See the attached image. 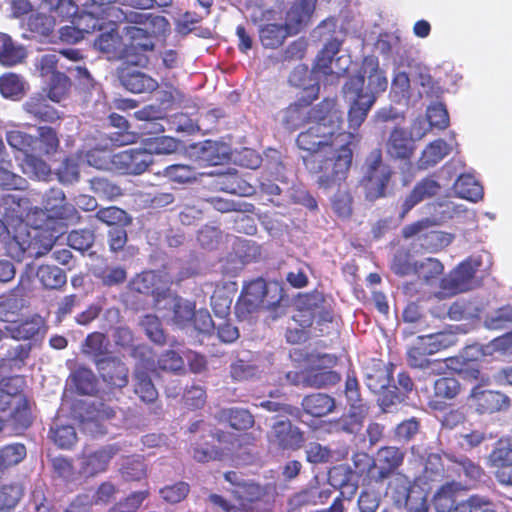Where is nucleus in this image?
Here are the masks:
<instances>
[{
	"label": "nucleus",
	"instance_id": "1",
	"mask_svg": "<svg viewBox=\"0 0 512 512\" xmlns=\"http://www.w3.org/2000/svg\"><path fill=\"white\" fill-rule=\"evenodd\" d=\"M297 137V146L309 153L303 156L306 168L317 174L320 188L328 190L347 177L351 162L352 132H341L342 114L335 99H324L313 107V120Z\"/></svg>",
	"mask_w": 512,
	"mask_h": 512
},
{
	"label": "nucleus",
	"instance_id": "2",
	"mask_svg": "<svg viewBox=\"0 0 512 512\" xmlns=\"http://www.w3.org/2000/svg\"><path fill=\"white\" fill-rule=\"evenodd\" d=\"M32 209L34 207L28 198L11 194L0 198V215L4 219V222L0 223V228L5 226L8 233H13L6 243L7 251L18 261L23 260L25 256L39 258L45 255L55 242L53 234L42 235V231L28 224L27 212Z\"/></svg>",
	"mask_w": 512,
	"mask_h": 512
},
{
	"label": "nucleus",
	"instance_id": "3",
	"mask_svg": "<svg viewBox=\"0 0 512 512\" xmlns=\"http://www.w3.org/2000/svg\"><path fill=\"white\" fill-rule=\"evenodd\" d=\"M116 0H87L84 4L86 12L83 20L92 22V28L101 25L96 18L107 16L110 21L126 22L124 31L134 47L141 49H153L154 38L166 33L169 23L165 17L150 13L121 10L112 7Z\"/></svg>",
	"mask_w": 512,
	"mask_h": 512
},
{
	"label": "nucleus",
	"instance_id": "4",
	"mask_svg": "<svg viewBox=\"0 0 512 512\" xmlns=\"http://www.w3.org/2000/svg\"><path fill=\"white\" fill-rule=\"evenodd\" d=\"M388 82L384 72L379 68L378 59L374 56L365 57L358 73L351 77L343 86V94L348 109V132H355L363 124L374 105L377 95L385 91Z\"/></svg>",
	"mask_w": 512,
	"mask_h": 512
},
{
	"label": "nucleus",
	"instance_id": "5",
	"mask_svg": "<svg viewBox=\"0 0 512 512\" xmlns=\"http://www.w3.org/2000/svg\"><path fill=\"white\" fill-rule=\"evenodd\" d=\"M79 219L74 205L66 202L61 189H50L44 196L43 208L37 206L27 212L31 227L38 228L42 235L53 234L55 239L63 232L64 226L76 223Z\"/></svg>",
	"mask_w": 512,
	"mask_h": 512
},
{
	"label": "nucleus",
	"instance_id": "6",
	"mask_svg": "<svg viewBox=\"0 0 512 512\" xmlns=\"http://www.w3.org/2000/svg\"><path fill=\"white\" fill-rule=\"evenodd\" d=\"M335 29L336 21L334 19H327L313 31L314 37L325 39L326 43L316 58L313 70L311 72L307 70V74H301L300 79H302V76L313 75L316 79L325 77L327 82L333 84L348 70L351 64L350 56L341 55L334 58L341 46V40L337 37L330 38V34L335 32Z\"/></svg>",
	"mask_w": 512,
	"mask_h": 512
},
{
	"label": "nucleus",
	"instance_id": "7",
	"mask_svg": "<svg viewBox=\"0 0 512 512\" xmlns=\"http://www.w3.org/2000/svg\"><path fill=\"white\" fill-rule=\"evenodd\" d=\"M282 299V291L277 283H266L256 279L248 283L235 306V313L246 320L262 308L275 307Z\"/></svg>",
	"mask_w": 512,
	"mask_h": 512
},
{
	"label": "nucleus",
	"instance_id": "8",
	"mask_svg": "<svg viewBox=\"0 0 512 512\" xmlns=\"http://www.w3.org/2000/svg\"><path fill=\"white\" fill-rule=\"evenodd\" d=\"M301 74H307V68L303 66L295 68L289 81L295 86H302L306 95L302 96L299 103L290 105L278 114V120L290 130H295L303 123L313 120V108L309 106L319 93L318 84H306L305 79H300Z\"/></svg>",
	"mask_w": 512,
	"mask_h": 512
},
{
	"label": "nucleus",
	"instance_id": "9",
	"mask_svg": "<svg viewBox=\"0 0 512 512\" xmlns=\"http://www.w3.org/2000/svg\"><path fill=\"white\" fill-rule=\"evenodd\" d=\"M480 264L479 260L473 258L461 262L442 278L440 290L435 296L439 299H444L479 287L481 282L476 273Z\"/></svg>",
	"mask_w": 512,
	"mask_h": 512
},
{
	"label": "nucleus",
	"instance_id": "10",
	"mask_svg": "<svg viewBox=\"0 0 512 512\" xmlns=\"http://www.w3.org/2000/svg\"><path fill=\"white\" fill-rule=\"evenodd\" d=\"M155 309L167 322L178 328H185L193 319L195 305L172 292L163 294V296L159 293Z\"/></svg>",
	"mask_w": 512,
	"mask_h": 512
},
{
	"label": "nucleus",
	"instance_id": "11",
	"mask_svg": "<svg viewBox=\"0 0 512 512\" xmlns=\"http://www.w3.org/2000/svg\"><path fill=\"white\" fill-rule=\"evenodd\" d=\"M367 172L362 181L365 198L374 201L384 196L386 185L390 179L391 171L382 163L381 153L373 151L367 159Z\"/></svg>",
	"mask_w": 512,
	"mask_h": 512
},
{
	"label": "nucleus",
	"instance_id": "12",
	"mask_svg": "<svg viewBox=\"0 0 512 512\" xmlns=\"http://www.w3.org/2000/svg\"><path fill=\"white\" fill-rule=\"evenodd\" d=\"M267 434L270 448L273 450H298L304 443L302 431L289 420L274 418Z\"/></svg>",
	"mask_w": 512,
	"mask_h": 512
},
{
	"label": "nucleus",
	"instance_id": "13",
	"mask_svg": "<svg viewBox=\"0 0 512 512\" xmlns=\"http://www.w3.org/2000/svg\"><path fill=\"white\" fill-rule=\"evenodd\" d=\"M123 33L126 42H123L118 32L113 27H110L99 34V36L94 40V46L100 52L107 54L109 58L128 59L132 54H140L142 52L152 50H144L139 47L132 46L124 30Z\"/></svg>",
	"mask_w": 512,
	"mask_h": 512
},
{
	"label": "nucleus",
	"instance_id": "14",
	"mask_svg": "<svg viewBox=\"0 0 512 512\" xmlns=\"http://www.w3.org/2000/svg\"><path fill=\"white\" fill-rule=\"evenodd\" d=\"M224 477L228 482L238 487L234 493L241 498V501H239L238 505L230 504L223 497L211 494L209 500L213 505L220 508L223 512H266V507L262 501L248 498L244 499L242 490L246 489V485L241 482L236 472H227Z\"/></svg>",
	"mask_w": 512,
	"mask_h": 512
},
{
	"label": "nucleus",
	"instance_id": "15",
	"mask_svg": "<svg viewBox=\"0 0 512 512\" xmlns=\"http://www.w3.org/2000/svg\"><path fill=\"white\" fill-rule=\"evenodd\" d=\"M151 163L152 157L146 150H124L113 154L112 171L138 175L143 173Z\"/></svg>",
	"mask_w": 512,
	"mask_h": 512
},
{
	"label": "nucleus",
	"instance_id": "16",
	"mask_svg": "<svg viewBox=\"0 0 512 512\" xmlns=\"http://www.w3.org/2000/svg\"><path fill=\"white\" fill-rule=\"evenodd\" d=\"M404 459V453L396 447H383L377 452V456L369 469L371 478L375 481H383L388 478L393 470L399 467Z\"/></svg>",
	"mask_w": 512,
	"mask_h": 512
},
{
	"label": "nucleus",
	"instance_id": "17",
	"mask_svg": "<svg viewBox=\"0 0 512 512\" xmlns=\"http://www.w3.org/2000/svg\"><path fill=\"white\" fill-rule=\"evenodd\" d=\"M433 353L428 352L425 342L419 336L407 350V363L410 367L427 371L430 374L441 373L445 364L440 360H431L428 358Z\"/></svg>",
	"mask_w": 512,
	"mask_h": 512
},
{
	"label": "nucleus",
	"instance_id": "18",
	"mask_svg": "<svg viewBox=\"0 0 512 512\" xmlns=\"http://www.w3.org/2000/svg\"><path fill=\"white\" fill-rule=\"evenodd\" d=\"M116 416V411L109 405L102 402L87 404L86 415L81 419L82 430L91 435H102L107 432L100 421L110 420Z\"/></svg>",
	"mask_w": 512,
	"mask_h": 512
},
{
	"label": "nucleus",
	"instance_id": "19",
	"mask_svg": "<svg viewBox=\"0 0 512 512\" xmlns=\"http://www.w3.org/2000/svg\"><path fill=\"white\" fill-rule=\"evenodd\" d=\"M12 407L10 416L19 428H27L31 423V415L27 402L21 396H11L10 394L0 392V421L1 429L6 419V412Z\"/></svg>",
	"mask_w": 512,
	"mask_h": 512
},
{
	"label": "nucleus",
	"instance_id": "20",
	"mask_svg": "<svg viewBox=\"0 0 512 512\" xmlns=\"http://www.w3.org/2000/svg\"><path fill=\"white\" fill-rule=\"evenodd\" d=\"M317 0H294L286 12L285 26L291 35L297 34L310 22Z\"/></svg>",
	"mask_w": 512,
	"mask_h": 512
},
{
	"label": "nucleus",
	"instance_id": "21",
	"mask_svg": "<svg viewBox=\"0 0 512 512\" xmlns=\"http://www.w3.org/2000/svg\"><path fill=\"white\" fill-rule=\"evenodd\" d=\"M97 369L103 381L107 384L122 388L128 383V369L123 362L115 357H105L96 360Z\"/></svg>",
	"mask_w": 512,
	"mask_h": 512
},
{
	"label": "nucleus",
	"instance_id": "22",
	"mask_svg": "<svg viewBox=\"0 0 512 512\" xmlns=\"http://www.w3.org/2000/svg\"><path fill=\"white\" fill-rule=\"evenodd\" d=\"M170 281V279H161V277L153 271H147L137 275L130 283V287L133 291L142 294H151L155 305L159 293H161V296L170 293L168 290Z\"/></svg>",
	"mask_w": 512,
	"mask_h": 512
},
{
	"label": "nucleus",
	"instance_id": "23",
	"mask_svg": "<svg viewBox=\"0 0 512 512\" xmlns=\"http://www.w3.org/2000/svg\"><path fill=\"white\" fill-rule=\"evenodd\" d=\"M470 399L481 413L498 411L508 404V398L504 394L484 390L480 386L472 388Z\"/></svg>",
	"mask_w": 512,
	"mask_h": 512
},
{
	"label": "nucleus",
	"instance_id": "24",
	"mask_svg": "<svg viewBox=\"0 0 512 512\" xmlns=\"http://www.w3.org/2000/svg\"><path fill=\"white\" fill-rule=\"evenodd\" d=\"M154 368V362L143 360L137 364L134 372V391L146 403L153 402L158 396L157 390L145 371V369L154 370Z\"/></svg>",
	"mask_w": 512,
	"mask_h": 512
},
{
	"label": "nucleus",
	"instance_id": "25",
	"mask_svg": "<svg viewBox=\"0 0 512 512\" xmlns=\"http://www.w3.org/2000/svg\"><path fill=\"white\" fill-rule=\"evenodd\" d=\"M478 353H481V349L478 346L467 347L464 354L460 357L463 360L461 366H452V368L456 370L464 380L469 382L476 381L478 382L477 386L482 387L489 384V377L481 373L477 363L470 360V358H477L476 354Z\"/></svg>",
	"mask_w": 512,
	"mask_h": 512
},
{
	"label": "nucleus",
	"instance_id": "26",
	"mask_svg": "<svg viewBox=\"0 0 512 512\" xmlns=\"http://www.w3.org/2000/svg\"><path fill=\"white\" fill-rule=\"evenodd\" d=\"M198 159L208 165H218L229 159L230 148L224 143L207 140L193 147Z\"/></svg>",
	"mask_w": 512,
	"mask_h": 512
},
{
	"label": "nucleus",
	"instance_id": "27",
	"mask_svg": "<svg viewBox=\"0 0 512 512\" xmlns=\"http://www.w3.org/2000/svg\"><path fill=\"white\" fill-rule=\"evenodd\" d=\"M441 190L440 184L433 178L427 177L418 182L403 203L401 216L404 217L419 202L437 195Z\"/></svg>",
	"mask_w": 512,
	"mask_h": 512
},
{
	"label": "nucleus",
	"instance_id": "28",
	"mask_svg": "<svg viewBox=\"0 0 512 512\" xmlns=\"http://www.w3.org/2000/svg\"><path fill=\"white\" fill-rule=\"evenodd\" d=\"M386 151L396 159L409 158L414 151L413 140L404 129L395 128L387 140Z\"/></svg>",
	"mask_w": 512,
	"mask_h": 512
},
{
	"label": "nucleus",
	"instance_id": "29",
	"mask_svg": "<svg viewBox=\"0 0 512 512\" xmlns=\"http://www.w3.org/2000/svg\"><path fill=\"white\" fill-rule=\"evenodd\" d=\"M452 151V147L443 139L432 141L423 149L418 160L419 169L426 170L436 166Z\"/></svg>",
	"mask_w": 512,
	"mask_h": 512
},
{
	"label": "nucleus",
	"instance_id": "30",
	"mask_svg": "<svg viewBox=\"0 0 512 512\" xmlns=\"http://www.w3.org/2000/svg\"><path fill=\"white\" fill-rule=\"evenodd\" d=\"M116 453V448L108 446L83 456L81 460L82 472L89 476L103 472Z\"/></svg>",
	"mask_w": 512,
	"mask_h": 512
},
{
	"label": "nucleus",
	"instance_id": "31",
	"mask_svg": "<svg viewBox=\"0 0 512 512\" xmlns=\"http://www.w3.org/2000/svg\"><path fill=\"white\" fill-rule=\"evenodd\" d=\"M119 78L122 85L132 93L151 92L157 88V82L154 79L137 70H122Z\"/></svg>",
	"mask_w": 512,
	"mask_h": 512
},
{
	"label": "nucleus",
	"instance_id": "32",
	"mask_svg": "<svg viewBox=\"0 0 512 512\" xmlns=\"http://www.w3.org/2000/svg\"><path fill=\"white\" fill-rule=\"evenodd\" d=\"M302 407L307 414L323 417L333 412L336 407L334 398L324 393H315L302 400Z\"/></svg>",
	"mask_w": 512,
	"mask_h": 512
},
{
	"label": "nucleus",
	"instance_id": "33",
	"mask_svg": "<svg viewBox=\"0 0 512 512\" xmlns=\"http://www.w3.org/2000/svg\"><path fill=\"white\" fill-rule=\"evenodd\" d=\"M25 57V48L14 42L8 34L0 32V64L14 66L21 63Z\"/></svg>",
	"mask_w": 512,
	"mask_h": 512
},
{
	"label": "nucleus",
	"instance_id": "34",
	"mask_svg": "<svg viewBox=\"0 0 512 512\" xmlns=\"http://www.w3.org/2000/svg\"><path fill=\"white\" fill-rule=\"evenodd\" d=\"M368 409L365 405L352 404L347 416L341 417L334 425L335 431L357 434L364 423Z\"/></svg>",
	"mask_w": 512,
	"mask_h": 512
},
{
	"label": "nucleus",
	"instance_id": "35",
	"mask_svg": "<svg viewBox=\"0 0 512 512\" xmlns=\"http://www.w3.org/2000/svg\"><path fill=\"white\" fill-rule=\"evenodd\" d=\"M455 194L471 202H478L483 198V189L478 181L470 174H462L454 183Z\"/></svg>",
	"mask_w": 512,
	"mask_h": 512
},
{
	"label": "nucleus",
	"instance_id": "36",
	"mask_svg": "<svg viewBox=\"0 0 512 512\" xmlns=\"http://www.w3.org/2000/svg\"><path fill=\"white\" fill-rule=\"evenodd\" d=\"M216 185L225 192L240 196H250L255 192L251 184L235 173L219 175L216 180Z\"/></svg>",
	"mask_w": 512,
	"mask_h": 512
},
{
	"label": "nucleus",
	"instance_id": "37",
	"mask_svg": "<svg viewBox=\"0 0 512 512\" xmlns=\"http://www.w3.org/2000/svg\"><path fill=\"white\" fill-rule=\"evenodd\" d=\"M58 147V136L50 127H40L38 137H33L32 153L51 155L57 151Z\"/></svg>",
	"mask_w": 512,
	"mask_h": 512
},
{
	"label": "nucleus",
	"instance_id": "38",
	"mask_svg": "<svg viewBox=\"0 0 512 512\" xmlns=\"http://www.w3.org/2000/svg\"><path fill=\"white\" fill-rule=\"evenodd\" d=\"M22 171L24 174L31 178L40 181H49L52 176L50 166L41 158L36 156V153L27 154L22 161Z\"/></svg>",
	"mask_w": 512,
	"mask_h": 512
},
{
	"label": "nucleus",
	"instance_id": "39",
	"mask_svg": "<svg viewBox=\"0 0 512 512\" xmlns=\"http://www.w3.org/2000/svg\"><path fill=\"white\" fill-rule=\"evenodd\" d=\"M47 13L48 11L41 10L40 6L33 11L27 19L28 30L39 36H48L53 31L55 19Z\"/></svg>",
	"mask_w": 512,
	"mask_h": 512
},
{
	"label": "nucleus",
	"instance_id": "40",
	"mask_svg": "<svg viewBox=\"0 0 512 512\" xmlns=\"http://www.w3.org/2000/svg\"><path fill=\"white\" fill-rule=\"evenodd\" d=\"M260 40L267 48H277L291 35L284 24L269 23L259 30Z\"/></svg>",
	"mask_w": 512,
	"mask_h": 512
},
{
	"label": "nucleus",
	"instance_id": "41",
	"mask_svg": "<svg viewBox=\"0 0 512 512\" xmlns=\"http://www.w3.org/2000/svg\"><path fill=\"white\" fill-rule=\"evenodd\" d=\"M83 167L82 154L66 158L56 170L59 182L64 185L77 182L79 180L80 170Z\"/></svg>",
	"mask_w": 512,
	"mask_h": 512
},
{
	"label": "nucleus",
	"instance_id": "42",
	"mask_svg": "<svg viewBox=\"0 0 512 512\" xmlns=\"http://www.w3.org/2000/svg\"><path fill=\"white\" fill-rule=\"evenodd\" d=\"M11 336L17 340L32 339L44 333V321L40 316H35L9 328Z\"/></svg>",
	"mask_w": 512,
	"mask_h": 512
},
{
	"label": "nucleus",
	"instance_id": "43",
	"mask_svg": "<svg viewBox=\"0 0 512 512\" xmlns=\"http://www.w3.org/2000/svg\"><path fill=\"white\" fill-rule=\"evenodd\" d=\"M412 484L404 474L397 473L389 481L387 493L391 495L398 506L405 505L410 495Z\"/></svg>",
	"mask_w": 512,
	"mask_h": 512
},
{
	"label": "nucleus",
	"instance_id": "44",
	"mask_svg": "<svg viewBox=\"0 0 512 512\" xmlns=\"http://www.w3.org/2000/svg\"><path fill=\"white\" fill-rule=\"evenodd\" d=\"M23 107L27 113L42 121H54L59 118L57 111L49 106L42 96L31 97Z\"/></svg>",
	"mask_w": 512,
	"mask_h": 512
},
{
	"label": "nucleus",
	"instance_id": "45",
	"mask_svg": "<svg viewBox=\"0 0 512 512\" xmlns=\"http://www.w3.org/2000/svg\"><path fill=\"white\" fill-rule=\"evenodd\" d=\"M40 9L47 10L55 20L57 17L62 20L70 19L78 12V7L72 0H43Z\"/></svg>",
	"mask_w": 512,
	"mask_h": 512
},
{
	"label": "nucleus",
	"instance_id": "46",
	"mask_svg": "<svg viewBox=\"0 0 512 512\" xmlns=\"http://www.w3.org/2000/svg\"><path fill=\"white\" fill-rule=\"evenodd\" d=\"M459 485L456 483H447L443 485L434 496V507L437 512H452L456 505L457 490Z\"/></svg>",
	"mask_w": 512,
	"mask_h": 512
},
{
	"label": "nucleus",
	"instance_id": "47",
	"mask_svg": "<svg viewBox=\"0 0 512 512\" xmlns=\"http://www.w3.org/2000/svg\"><path fill=\"white\" fill-rule=\"evenodd\" d=\"M80 154H82L83 166L87 165L96 169L112 171L113 154H111L107 147L95 148Z\"/></svg>",
	"mask_w": 512,
	"mask_h": 512
},
{
	"label": "nucleus",
	"instance_id": "48",
	"mask_svg": "<svg viewBox=\"0 0 512 512\" xmlns=\"http://www.w3.org/2000/svg\"><path fill=\"white\" fill-rule=\"evenodd\" d=\"M61 58L78 61L82 58V55L78 50L72 48L60 50L58 53L45 54L41 57L39 62L41 74L47 75L49 73H55L53 70Z\"/></svg>",
	"mask_w": 512,
	"mask_h": 512
},
{
	"label": "nucleus",
	"instance_id": "49",
	"mask_svg": "<svg viewBox=\"0 0 512 512\" xmlns=\"http://www.w3.org/2000/svg\"><path fill=\"white\" fill-rule=\"evenodd\" d=\"M37 278L44 287L61 288L66 283V274L57 266L42 265L37 270Z\"/></svg>",
	"mask_w": 512,
	"mask_h": 512
},
{
	"label": "nucleus",
	"instance_id": "50",
	"mask_svg": "<svg viewBox=\"0 0 512 512\" xmlns=\"http://www.w3.org/2000/svg\"><path fill=\"white\" fill-rule=\"evenodd\" d=\"M416 275L426 284L430 285L434 279L443 273L442 263L435 258H425L416 261Z\"/></svg>",
	"mask_w": 512,
	"mask_h": 512
},
{
	"label": "nucleus",
	"instance_id": "51",
	"mask_svg": "<svg viewBox=\"0 0 512 512\" xmlns=\"http://www.w3.org/2000/svg\"><path fill=\"white\" fill-rule=\"evenodd\" d=\"M420 337L425 342L428 352L433 354L454 345L457 340L456 335L450 331H441Z\"/></svg>",
	"mask_w": 512,
	"mask_h": 512
},
{
	"label": "nucleus",
	"instance_id": "52",
	"mask_svg": "<svg viewBox=\"0 0 512 512\" xmlns=\"http://www.w3.org/2000/svg\"><path fill=\"white\" fill-rule=\"evenodd\" d=\"M333 211L341 218H349L353 212V198L348 189L340 188L331 199Z\"/></svg>",
	"mask_w": 512,
	"mask_h": 512
},
{
	"label": "nucleus",
	"instance_id": "53",
	"mask_svg": "<svg viewBox=\"0 0 512 512\" xmlns=\"http://www.w3.org/2000/svg\"><path fill=\"white\" fill-rule=\"evenodd\" d=\"M89 20H83L81 15L77 20V26H64L60 29V39L67 43H76L84 38V33H90L92 24H89Z\"/></svg>",
	"mask_w": 512,
	"mask_h": 512
},
{
	"label": "nucleus",
	"instance_id": "54",
	"mask_svg": "<svg viewBox=\"0 0 512 512\" xmlns=\"http://www.w3.org/2000/svg\"><path fill=\"white\" fill-rule=\"evenodd\" d=\"M70 88V82L66 75L57 72L52 73L49 81L48 97L53 102H61L67 96Z\"/></svg>",
	"mask_w": 512,
	"mask_h": 512
},
{
	"label": "nucleus",
	"instance_id": "55",
	"mask_svg": "<svg viewBox=\"0 0 512 512\" xmlns=\"http://www.w3.org/2000/svg\"><path fill=\"white\" fill-rule=\"evenodd\" d=\"M511 323L512 306L501 307L489 313L484 320V326L489 330L505 329Z\"/></svg>",
	"mask_w": 512,
	"mask_h": 512
},
{
	"label": "nucleus",
	"instance_id": "56",
	"mask_svg": "<svg viewBox=\"0 0 512 512\" xmlns=\"http://www.w3.org/2000/svg\"><path fill=\"white\" fill-rule=\"evenodd\" d=\"M25 89L24 80L15 73H7L0 77V92L6 98L21 95Z\"/></svg>",
	"mask_w": 512,
	"mask_h": 512
},
{
	"label": "nucleus",
	"instance_id": "57",
	"mask_svg": "<svg viewBox=\"0 0 512 512\" xmlns=\"http://www.w3.org/2000/svg\"><path fill=\"white\" fill-rule=\"evenodd\" d=\"M490 462L497 469L512 462V439H500L490 454Z\"/></svg>",
	"mask_w": 512,
	"mask_h": 512
},
{
	"label": "nucleus",
	"instance_id": "58",
	"mask_svg": "<svg viewBox=\"0 0 512 512\" xmlns=\"http://www.w3.org/2000/svg\"><path fill=\"white\" fill-rule=\"evenodd\" d=\"M26 456L23 444H12L0 450V472L10 466L20 463Z\"/></svg>",
	"mask_w": 512,
	"mask_h": 512
},
{
	"label": "nucleus",
	"instance_id": "59",
	"mask_svg": "<svg viewBox=\"0 0 512 512\" xmlns=\"http://www.w3.org/2000/svg\"><path fill=\"white\" fill-rule=\"evenodd\" d=\"M6 141L12 149L24 153L25 156L32 153L33 136L23 131L8 130L6 132Z\"/></svg>",
	"mask_w": 512,
	"mask_h": 512
},
{
	"label": "nucleus",
	"instance_id": "60",
	"mask_svg": "<svg viewBox=\"0 0 512 512\" xmlns=\"http://www.w3.org/2000/svg\"><path fill=\"white\" fill-rule=\"evenodd\" d=\"M108 347L109 341L105 335L99 332H94L86 338L83 346V352L94 357H99L108 352Z\"/></svg>",
	"mask_w": 512,
	"mask_h": 512
},
{
	"label": "nucleus",
	"instance_id": "61",
	"mask_svg": "<svg viewBox=\"0 0 512 512\" xmlns=\"http://www.w3.org/2000/svg\"><path fill=\"white\" fill-rule=\"evenodd\" d=\"M73 381L82 394L89 395L96 391V378L90 369L78 368L73 374Z\"/></svg>",
	"mask_w": 512,
	"mask_h": 512
},
{
	"label": "nucleus",
	"instance_id": "62",
	"mask_svg": "<svg viewBox=\"0 0 512 512\" xmlns=\"http://www.w3.org/2000/svg\"><path fill=\"white\" fill-rule=\"evenodd\" d=\"M91 190L100 198L114 199L121 195V189L105 178H93L90 180Z\"/></svg>",
	"mask_w": 512,
	"mask_h": 512
},
{
	"label": "nucleus",
	"instance_id": "63",
	"mask_svg": "<svg viewBox=\"0 0 512 512\" xmlns=\"http://www.w3.org/2000/svg\"><path fill=\"white\" fill-rule=\"evenodd\" d=\"M512 355V332L493 339L481 348L482 355Z\"/></svg>",
	"mask_w": 512,
	"mask_h": 512
},
{
	"label": "nucleus",
	"instance_id": "64",
	"mask_svg": "<svg viewBox=\"0 0 512 512\" xmlns=\"http://www.w3.org/2000/svg\"><path fill=\"white\" fill-rule=\"evenodd\" d=\"M338 380V374L331 370L310 371L307 372L306 387L321 388L335 384Z\"/></svg>",
	"mask_w": 512,
	"mask_h": 512
}]
</instances>
